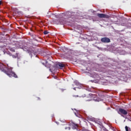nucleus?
Returning <instances> with one entry per match:
<instances>
[{
	"instance_id": "nucleus-1",
	"label": "nucleus",
	"mask_w": 131,
	"mask_h": 131,
	"mask_svg": "<svg viewBox=\"0 0 131 131\" xmlns=\"http://www.w3.org/2000/svg\"><path fill=\"white\" fill-rule=\"evenodd\" d=\"M0 69L3 71V72H4V73H6L7 75H8L9 77H15V78H18V76L15 73V72H13L12 71V69L9 68H6L4 67H3V66H0Z\"/></svg>"
},
{
	"instance_id": "nucleus-2",
	"label": "nucleus",
	"mask_w": 131,
	"mask_h": 131,
	"mask_svg": "<svg viewBox=\"0 0 131 131\" xmlns=\"http://www.w3.org/2000/svg\"><path fill=\"white\" fill-rule=\"evenodd\" d=\"M64 67H65V64L60 62L56 63L54 66L55 69H62L64 68Z\"/></svg>"
},
{
	"instance_id": "nucleus-3",
	"label": "nucleus",
	"mask_w": 131,
	"mask_h": 131,
	"mask_svg": "<svg viewBox=\"0 0 131 131\" xmlns=\"http://www.w3.org/2000/svg\"><path fill=\"white\" fill-rule=\"evenodd\" d=\"M101 41L104 43H108L111 42V40H110V38L105 37L101 38Z\"/></svg>"
},
{
	"instance_id": "nucleus-4",
	"label": "nucleus",
	"mask_w": 131,
	"mask_h": 131,
	"mask_svg": "<svg viewBox=\"0 0 131 131\" xmlns=\"http://www.w3.org/2000/svg\"><path fill=\"white\" fill-rule=\"evenodd\" d=\"M97 16H98L99 18H106V19L110 18L109 15L103 13H97Z\"/></svg>"
},
{
	"instance_id": "nucleus-5",
	"label": "nucleus",
	"mask_w": 131,
	"mask_h": 131,
	"mask_svg": "<svg viewBox=\"0 0 131 131\" xmlns=\"http://www.w3.org/2000/svg\"><path fill=\"white\" fill-rule=\"evenodd\" d=\"M118 113L119 114H123V115H127V111L123 108H119Z\"/></svg>"
},
{
	"instance_id": "nucleus-6",
	"label": "nucleus",
	"mask_w": 131,
	"mask_h": 131,
	"mask_svg": "<svg viewBox=\"0 0 131 131\" xmlns=\"http://www.w3.org/2000/svg\"><path fill=\"white\" fill-rule=\"evenodd\" d=\"M41 63L45 66V67H47V68H51V64L48 63V61L45 60V62L41 61Z\"/></svg>"
},
{
	"instance_id": "nucleus-7",
	"label": "nucleus",
	"mask_w": 131,
	"mask_h": 131,
	"mask_svg": "<svg viewBox=\"0 0 131 131\" xmlns=\"http://www.w3.org/2000/svg\"><path fill=\"white\" fill-rule=\"evenodd\" d=\"M92 75L93 77H98V76H99V75H97V74L95 72L92 73Z\"/></svg>"
},
{
	"instance_id": "nucleus-8",
	"label": "nucleus",
	"mask_w": 131,
	"mask_h": 131,
	"mask_svg": "<svg viewBox=\"0 0 131 131\" xmlns=\"http://www.w3.org/2000/svg\"><path fill=\"white\" fill-rule=\"evenodd\" d=\"M77 127H78L77 124H74V123L73 124V129H75L77 128Z\"/></svg>"
},
{
	"instance_id": "nucleus-9",
	"label": "nucleus",
	"mask_w": 131,
	"mask_h": 131,
	"mask_svg": "<svg viewBox=\"0 0 131 131\" xmlns=\"http://www.w3.org/2000/svg\"><path fill=\"white\" fill-rule=\"evenodd\" d=\"M94 100L95 101H96L97 102H100V101H103V100L100 99V98H97V99H94Z\"/></svg>"
},
{
	"instance_id": "nucleus-10",
	"label": "nucleus",
	"mask_w": 131,
	"mask_h": 131,
	"mask_svg": "<svg viewBox=\"0 0 131 131\" xmlns=\"http://www.w3.org/2000/svg\"><path fill=\"white\" fill-rule=\"evenodd\" d=\"M16 55H12V58H18V53H16Z\"/></svg>"
},
{
	"instance_id": "nucleus-11",
	"label": "nucleus",
	"mask_w": 131,
	"mask_h": 131,
	"mask_svg": "<svg viewBox=\"0 0 131 131\" xmlns=\"http://www.w3.org/2000/svg\"><path fill=\"white\" fill-rule=\"evenodd\" d=\"M92 97H94V95H93L92 94H89V97L91 99L92 98Z\"/></svg>"
},
{
	"instance_id": "nucleus-12",
	"label": "nucleus",
	"mask_w": 131,
	"mask_h": 131,
	"mask_svg": "<svg viewBox=\"0 0 131 131\" xmlns=\"http://www.w3.org/2000/svg\"><path fill=\"white\" fill-rule=\"evenodd\" d=\"M43 33H44V34H45V35L49 34V32H48L47 31H45L43 32Z\"/></svg>"
},
{
	"instance_id": "nucleus-13",
	"label": "nucleus",
	"mask_w": 131,
	"mask_h": 131,
	"mask_svg": "<svg viewBox=\"0 0 131 131\" xmlns=\"http://www.w3.org/2000/svg\"><path fill=\"white\" fill-rule=\"evenodd\" d=\"M59 22H60V24H65L64 21H61V20H59Z\"/></svg>"
},
{
	"instance_id": "nucleus-14",
	"label": "nucleus",
	"mask_w": 131,
	"mask_h": 131,
	"mask_svg": "<svg viewBox=\"0 0 131 131\" xmlns=\"http://www.w3.org/2000/svg\"><path fill=\"white\" fill-rule=\"evenodd\" d=\"M125 128L126 131H128V127L127 126H125Z\"/></svg>"
},
{
	"instance_id": "nucleus-15",
	"label": "nucleus",
	"mask_w": 131,
	"mask_h": 131,
	"mask_svg": "<svg viewBox=\"0 0 131 131\" xmlns=\"http://www.w3.org/2000/svg\"><path fill=\"white\" fill-rule=\"evenodd\" d=\"M65 129H69V130H70L71 128L70 127H66Z\"/></svg>"
},
{
	"instance_id": "nucleus-16",
	"label": "nucleus",
	"mask_w": 131,
	"mask_h": 131,
	"mask_svg": "<svg viewBox=\"0 0 131 131\" xmlns=\"http://www.w3.org/2000/svg\"><path fill=\"white\" fill-rule=\"evenodd\" d=\"M111 129H112V130L115 131V129H114V127H111Z\"/></svg>"
},
{
	"instance_id": "nucleus-17",
	"label": "nucleus",
	"mask_w": 131,
	"mask_h": 131,
	"mask_svg": "<svg viewBox=\"0 0 131 131\" xmlns=\"http://www.w3.org/2000/svg\"><path fill=\"white\" fill-rule=\"evenodd\" d=\"M47 16L48 18H50L51 15H47Z\"/></svg>"
},
{
	"instance_id": "nucleus-18",
	"label": "nucleus",
	"mask_w": 131,
	"mask_h": 131,
	"mask_svg": "<svg viewBox=\"0 0 131 131\" xmlns=\"http://www.w3.org/2000/svg\"><path fill=\"white\" fill-rule=\"evenodd\" d=\"M73 97H75V98H76V97H78V95H76V96H75V95H73Z\"/></svg>"
},
{
	"instance_id": "nucleus-19",
	"label": "nucleus",
	"mask_w": 131,
	"mask_h": 131,
	"mask_svg": "<svg viewBox=\"0 0 131 131\" xmlns=\"http://www.w3.org/2000/svg\"><path fill=\"white\" fill-rule=\"evenodd\" d=\"M2 5V1H0V6Z\"/></svg>"
},
{
	"instance_id": "nucleus-20",
	"label": "nucleus",
	"mask_w": 131,
	"mask_h": 131,
	"mask_svg": "<svg viewBox=\"0 0 131 131\" xmlns=\"http://www.w3.org/2000/svg\"><path fill=\"white\" fill-rule=\"evenodd\" d=\"M86 101H92V99L87 100Z\"/></svg>"
},
{
	"instance_id": "nucleus-21",
	"label": "nucleus",
	"mask_w": 131,
	"mask_h": 131,
	"mask_svg": "<svg viewBox=\"0 0 131 131\" xmlns=\"http://www.w3.org/2000/svg\"><path fill=\"white\" fill-rule=\"evenodd\" d=\"M73 90H76V88H73Z\"/></svg>"
},
{
	"instance_id": "nucleus-22",
	"label": "nucleus",
	"mask_w": 131,
	"mask_h": 131,
	"mask_svg": "<svg viewBox=\"0 0 131 131\" xmlns=\"http://www.w3.org/2000/svg\"><path fill=\"white\" fill-rule=\"evenodd\" d=\"M50 15H54V14H53V13H51V14H50Z\"/></svg>"
},
{
	"instance_id": "nucleus-23",
	"label": "nucleus",
	"mask_w": 131,
	"mask_h": 131,
	"mask_svg": "<svg viewBox=\"0 0 131 131\" xmlns=\"http://www.w3.org/2000/svg\"><path fill=\"white\" fill-rule=\"evenodd\" d=\"M50 13V12L49 13H48V14L49 15V13Z\"/></svg>"
},
{
	"instance_id": "nucleus-24",
	"label": "nucleus",
	"mask_w": 131,
	"mask_h": 131,
	"mask_svg": "<svg viewBox=\"0 0 131 131\" xmlns=\"http://www.w3.org/2000/svg\"><path fill=\"white\" fill-rule=\"evenodd\" d=\"M110 109V108H108V110Z\"/></svg>"
}]
</instances>
